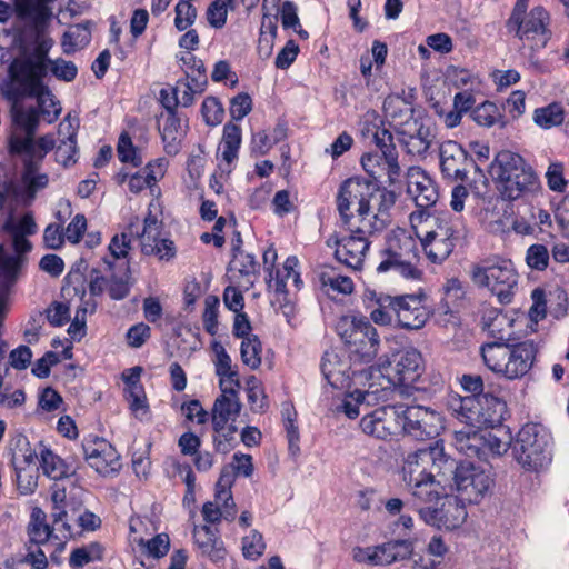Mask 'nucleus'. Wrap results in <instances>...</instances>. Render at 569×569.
Listing matches in <instances>:
<instances>
[{"mask_svg": "<svg viewBox=\"0 0 569 569\" xmlns=\"http://www.w3.org/2000/svg\"><path fill=\"white\" fill-rule=\"evenodd\" d=\"M201 113L204 122L210 127L220 124L224 118L223 106L216 97H207L203 100Z\"/></svg>", "mask_w": 569, "mask_h": 569, "instance_id": "obj_57", "label": "nucleus"}, {"mask_svg": "<svg viewBox=\"0 0 569 569\" xmlns=\"http://www.w3.org/2000/svg\"><path fill=\"white\" fill-rule=\"evenodd\" d=\"M51 74L58 80L71 82L78 74V68L72 61L62 58L52 59L48 62Z\"/></svg>", "mask_w": 569, "mask_h": 569, "instance_id": "obj_61", "label": "nucleus"}, {"mask_svg": "<svg viewBox=\"0 0 569 569\" xmlns=\"http://www.w3.org/2000/svg\"><path fill=\"white\" fill-rule=\"evenodd\" d=\"M400 416L401 406H382L366 413L360 420V428L368 436L387 440L401 432Z\"/></svg>", "mask_w": 569, "mask_h": 569, "instance_id": "obj_20", "label": "nucleus"}, {"mask_svg": "<svg viewBox=\"0 0 569 569\" xmlns=\"http://www.w3.org/2000/svg\"><path fill=\"white\" fill-rule=\"evenodd\" d=\"M221 144L222 159L230 163L237 158V153L241 144V129L238 124L232 122L224 124Z\"/></svg>", "mask_w": 569, "mask_h": 569, "instance_id": "obj_47", "label": "nucleus"}, {"mask_svg": "<svg viewBox=\"0 0 569 569\" xmlns=\"http://www.w3.org/2000/svg\"><path fill=\"white\" fill-rule=\"evenodd\" d=\"M296 201L297 193L295 191L288 189L279 190L272 199L273 212L282 217L293 211Z\"/></svg>", "mask_w": 569, "mask_h": 569, "instance_id": "obj_64", "label": "nucleus"}, {"mask_svg": "<svg viewBox=\"0 0 569 569\" xmlns=\"http://www.w3.org/2000/svg\"><path fill=\"white\" fill-rule=\"evenodd\" d=\"M50 500L51 518L56 526H62L68 519H73L82 503L77 489L67 492L64 487L57 483L51 488Z\"/></svg>", "mask_w": 569, "mask_h": 569, "instance_id": "obj_30", "label": "nucleus"}, {"mask_svg": "<svg viewBox=\"0 0 569 569\" xmlns=\"http://www.w3.org/2000/svg\"><path fill=\"white\" fill-rule=\"evenodd\" d=\"M395 316L400 328L419 330L428 321L430 312L419 296L406 295L395 297Z\"/></svg>", "mask_w": 569, "mask_h": 569, "instance_id": "obj_25", "label": "nucleus"}, {"mask_svg": "<svg viewBox=\"0 0 569 569\" xmlns=\"http://www.w3.org/2000/svg\"><path fill=\"white\" fill-rule=\"evenodd\" d=\"M401 431L417 440L436 438L445 429L441 413L423 406H401Z\"/></svg>", "mask_w": 569, "mask_h": 569, "instance_id": "obj_15", "label": "nucleus"}, {"mask_svg": "<svg viewBox=\"0 0 569 569\" xmlns=\"http://www.w3.org/2000/svg\"><path fill=\"white\" fill-rule=\"evenodd\" d=\"M366 232H370L368 227L361 224V227L352 231L349 236L336 240V258L353 270L361 269L370 246Z\"/></svg>", "mask_w": 569, "mask_h": 569, "instance_id": "obj_24", "label": "nucleus"}, {"mask_svg": "<svg viewBox=\"0 0 569 569\" xmlns=\"http://www.w3.org/2000/svg\"><path fill=\"white\" fill-rule=\"evenodd\" d=\"M413 545L410 540H390L376 546H357L351 550L355 562L368 567H385L410 557Z\"/></svg>", "mask_w": 569, "mask_h": 569, "instance_id": "obj_16", "label": "nucleus"}, {"mask_svg": "<svg viewBox=\"0 0 569 569\" xmlns=\"http://www.w3.org/2000/svg\"><path fill=\"white\" fill-rule=\"evenodd\" d=\"M551 435L539 423L525 425L513 446L517 462L528 471H540L551 462Z\"/></svg>", "mask_w": 569, "mask_h": 569, "instance_id": "obj_11", "label": "nucleus"}, {"mask_svg": "<svg viewBox=\"0 0 569 569\" xmlns=\"http://www.w3.org/2000/svg\"><path fill=\"white\" fill-rule=\"evenodd\" d=\"M343 194L363 192L360 207L356 209L361 224L370 232L382 229L387 223L388 211L393 207L397 193L395 190L380 186L379 180H348Z\"/></svg>", "mask_w": 569, "mask_h": 569, "instance_id": "obj_8", "label": "nucleus"}, {"mask_svg": "<svg viewBox=\"0 0 569 569\" xmlns=\"http://www.w3.org/2000/svg\"><path fill=\"white\" fill-rule=\"evenodd\" d=\"M220 301L217 296H208L204 299V310L202 312V322L206 331L211 336L218 332V313Z\"/></svg>", "mask_w": 569, "mask_h": 569, "instance_id": "obj_59", "label": "nucleus"}, {"mask_svg": "<svg viewBox=\"0 0 569 569\" xmlns=\"http://www.w3.org/2000/svg\"><path fill=\"white\" fill-rule=\"evenodd\" d=\"M46 186L47 180H3L0 184V212L6 208L29 204Z\"/></svg>", "mask_w": 569, "mask_h": 569, "instance_id": "obj_27", "label": "nucleus"}, {"mask_svg": "<svg viewBox=\"0 0 569 569\" xmlns=\"http://www.w3.org/2000/svg\"><path fill=\"white\" fill-rule=\"evenodd\" d=\"M262 346L257 336H248L242 339L240 353L243 365L250 369H257L261 363Z\"/></svg>", "mask_w": 569, "mask_h": 569, "instance_id": "obj_52", "label": "nucleus"}, {"mask_svg": "<svg viewBox=\"0 0 569 569\" xmlns=\"http://www.w3.org/2000/svg\"><path fill=\"white\" fill-rule=\"evenodd\" d=\"M298 259L290 256L286 259L282 268L270 271L268 279V287L277 293H286L288 291V283L291 280L292 286L299 290L301 287V278L297 271Z\"/></svg>", "mask_w": 569, "mask_h": 569, "instance_id": "obj_38", "label": "nucleus"}, {"mask_svg": "<svg viewBox=\"0 0 569 569\" xmlns=\"http://www.w3.org/2000/svg\"><path fill=\"white\" fill-rule=\"evenodd\" d=\"M440 166L447 178H467L466 166H475V159L468 158L462 147L450 140L440 146Z\"/></svg>", "mask_w": 569, "mask_h": 569, "instance_id": "obj_32", "label": "nucleus"}, {"mask_svg": "<svg viewBox=\"0 0 569 569\" xmlns=\"http://www.w3.org/2000/svg\"><path fill=\"white\" fill-rule=\"evenodd\" d=\"M495 189L503 200H516L527 194L537 193L540 189L539 180H491Z\"/></svg>", "mask_w": 569, "mask_h": 569, "instance_id": "obj_42", "label": "nucleus"}, {"mask_svg": "<svg viewBox=\"0 0 569 569\" xmlns=\"http://www.w3.org/2000/svg\"><path fill=\"white\" fill-rule=\"evenodd\" d=\"M40 467L43 475L57 481L69 478L76 473L72 465L67 463L62 458L56 455L51 449L39 443Z\"/></svg>", "mask_w": 569, "mask_h": 569, "instance_id": "obj_39", "label": "nucleus"}, {"mask_svg": "<svg viewBox=\"0 0 569 569\" xmlns=\"http://www.w3.org/2000/svg\"><path fill=\"white\" fill-rule=\"evenodd\" d=\"M353 390L346 391L333 403V411L342 413L349 419H356L363 408L376 405L386 396V387L375 389V382L369 380L367 386H353Z\"/></svg>", "mask_w": 569, "mask_h": 569, "instance_id": "obj_21", "label": "nucleus"}, {"mask_svg": "<svg viewBox=\"0 0 569 569\" xmlns=\"http://www.w3.org/2000/svg\"><path fill=\"white\" fill-rule=\"evenodd\" d=\"M396 133L403 150L408 154L418 157L426 154L433 139L430 127L426 126L422 119L410 122Z\"/></svg>", "mask_w": 569, "mask_h": 569, "instance_id": "obj_29", "label": "nucleus"}, {"mask_svg": "<svg viewBox=\"0 0 569 569\" xmlns=\"http://www.w3.org/2000/svg\"><path fill=\"white\" fill-rule=\"evenodd\" d=\"M180 60L183 61L184 64L190 66V71H186L187 78L190 81L187 82V89L183 92V107H189L193 103L194 94H201L207 86V76L204 71V64L201 60H197L196 57L188 53V57H181Z\"/></svg>", "mask_w": 569, "mask_h": 569, "instance_id": "obj_36", "label": "nucleus"}, {"mask_svg": "<svg viewBox=\"0 0 569 569\" xmlns=\"http://www.w3.org/2000/svg\"><path fill=\"white\" fill-rule=\"evenodd\" d=\"M452 483L450 489L457 491L460 500L469 503H478L485 498L493 486V477L489 468L472 462H460L451 472Z\"/></svg>", "mask_w": 569, "mask_h": 569, "instance_id": "obj_13", "label": "nucleus"}, {"mask_svg": "<svg viewBox=\"0 0 569 569\" xmlns=\"http://www.w3.org/2000/svg\"><path fill=\"white\" fill-rule=\"evenodd\" d=\"M61 525L51 527L47 522L46 512L39 508H32L30 520L28 523V537L32 545L34 546H52L54 549L63 547L66 542V538H62V532H60Z\"/></svg>", "mask_w": 569, "mask_h": 569, "instance_id": "obj_28", "label": "nucleus"}, {"mask_svg": "<svg viewBox=\"0 0 569 569\" xmlns=\"http://www.w3.org/2000/svg\"><path fill=\"white\" fill-rule=\"evenodd\" d=\"M563 119V108L558 103H551L535 111V122L543 129L560 126Z\"/></svg>", "mask_w": 569, "mask_h": 569, "instance_id": "obj_53", "label": "nucleus"}, {"mask_svg": "<svg viewBox=\"0 0 569 569\" xmlns=\"http://www.w3.org/2000/svg\"><path fill=\"white\" fill-rule=\"evenodd\" d=\"M53 147L54 141L48 136L41 137L37 142H34V149L30 156L26 158V172H23L21 178H47V173H41L40 168L47 152Z\"/></svg>", "mask_w": 569, "mask_h": 569, "instance_id": "obj_44", "label": "nucleus"}, {"mask_svg": "<svg viewBox=\"0 0 569 569\" xmlns=\"http://www.w3.org/2000/svg\"><path fill=\"white\" fill-rule=\"evenodd\" d=\"M209 277L202 274V280L199 281L194 277L186 279L183 288V300L186 308H191L194 302L206 292L209 284Z\"/></svg>", "mask_w": 569, "mask_h": 569, "instance_id": "obj_56", "label": "nucleus"}, {"mask_svg": "<svg viewBox=\"0 0 569 569\" xmlns=\"http://www.w3.org/2000/svg\"><path fill=\"white\" fill-rule=\"evenodd\" d=\"M550 21V16L548 11L543 7H535L530 10L528 14H519L518 19L515 20L513 16L509 19V27H516V34L521 40H535L539 38L540 46H546L548 39L550 38V32L548 30V24Z\"/></svg>", "mask_w": 569, "mask_h": 569, "instance_id": "obj_23", "label": "nucleus"}, {"mask_svg": "<svg viewBox=\"0 0 569 569\" xmlns=\"http://www.w3.org/2000/svg\"><path fill=\"white\" fill-rule=\"evenodd\" d=\"M455 460L445 452L443 443L435 442L428 448L410 452L402 465V480L411 495L423 503H431L443 490L447 472H451Z\"/></svg>", "mask_w": 569, "mask_h": 569, "instance_id": "obj_4", "label": "nucleus"}, {"mask_svg": "<svg viewBox=\"0 0 569 569\" xmlns=\"http://www.w3.org/2000/svg\"><path fill=\"white\" fill-rule=\"evenodd\" d=\"M247 395L252 410L262 411L267 408L268 405L263 388L256 377L248 379Z\"/></svg>", "mask_w": 569, "mask_h": 569, "instance_id": "obj_63", "label": "nucleus"}, {"mask_svg": "<svg viewBox=\"0 0 569 569\" xmlns=\"http://www.w3.org/2000/svg\"><path fill=\"white\" fill-rule=\"evenodd\" d=\"M447 406L452 417L465 426L456 430L452 445L467 457L483 455L482 428H493L501 423L506 413V402L496 396L451 395Z\"/></svg>", "mask_w": 569, "mask_h": 569, "instance_id": "obj_1", "label": "nucleus"}, {"mask_svg": "<svg viewBox=\"0 0 569 569\" xmlns=\"http://www.w3.org/2000/svg\"><path fill=\"white\" fill-rule=\"evenodd\" d=\"M2 230L9 236H32L38 227L31 213H24L19 219L10 213L2 224Z\"/></svg>", "mask_w": 569, "mask_h": 569, "instance_id": "obj_48", "label": "nucleus"}, {"mask_svg": "<svg viewBox=\"0 0 569 569\" xmlns=\"http://www.w3.org/2000/svg\"><path fill=\"white\" fill-rule=\"evenodd\" d=\"M373 367L355 365L342 350H328L321 361V372L327 382L336 389H350L352 386H367L373 379Z\"/></svg>", "mask_w": 569, "mask_h": 569, "instance_id": "obj_12", "label": "nucleus"}, {"mask_svg": "<svg viewBox=\"0 0 569 569\" xmlns=\"http://www.w3.org/2000/svg\"><path fill=\"white\" fill-rule=\"evenodd\" d=\"M193 538L202 552L213 560H219L224 557L226 551L216 530H212L208 526L196 527Z\"/></svg>", "mask_w": 569, "mask_h": 569, "instance_id": "obj_43", "label": "nucleus"}, {"mask_svg": "<svg viewBox=\"0 0 569 569\" xmlns=\"http://www.w3.org/2000/svg\"><path fill=\"white\" fill-rule=\"evenodd\" d=\"M391 150L387 149L383 152L366 153L361 158L363 170L370 178H379L381 176L400 174V166L398 163V154H391Z\"/></svg>", "mask_w": 569, "mask_h": 569, "instance_id": "obj_35", "label": "nucleus"}, {"mask_svg": "<svg viewBox=\"0 0 569 569\" xmlns=\"http://www.w3.org/2000/svg\"><path fill=\"white\" fill-rule=\"evenodd\" d=\"M408 193L412 197L417 210H426L433 207L439 199L438 187L435 180H415L410 181L407 187Z\"/></svg>", "mask_w": 569, "mask_h": 569, "instance_id": "obj_41", "label": "nucleus"}, {"mask_svg": "<svg viewBox=\"0 0 569 569\" xmlns=\"http://www.w3.org/2000/svg\"><path fill=\"white\" fill-rule=\"evenodd\" d=\"M465 500L459 496L449 495L443 482V490L439 498L433 499L429 506L420 508L421 519L429 526L438 529L452 530L460 527L467 518Z\"/></svg>", "mask_w": 569, "mask_h": 569, "instance_id": "obj_14", "label": "nucleus"}, {"mask_svg": "<svg viewBox=\"0 0 569 569\" xmlns=\"http://www.w3.org/2000/svg\"><path fill=\"white\" fill-rule=\"evenodd\" d=\"M126 399L132 415L139 420H146L149 417V405L143 387H133L132 390L124 391Z\"/></svg>", "mask_w": 569, "mask_h": 569, "instance_id": "obj_54", "label": "nucleus"}, {"mask_svg": "<svg viewBox=\"0 0 569 569\" xmlns=\"http://www.w3.org/2000/svg\"><path fill=\"white\" fill-rule=\"evenodd\" d=\"M472 282L489 290L500 303H509L518 284L513 263L500 257H491L473 264L470 270Z\"/></svg>", "mask_w": 569, "mask_h": 569, "instance_id": "obj_10", "label": "nucleus"}, {"mask_svg": "<svg viewBox=\"0 0 569 569\" xmlns=\"http://www.w3.org/2000/svg\"><path fill=\"white\" fill-rule=\"evenodd\" d=\"M166 112L158 118V128L168 153H178V119L176 108L178 107V89L176 87L163 88L158 98Z\"/></svg>", "mask_w": 569, "mask_h": 569, "instance_id": "obj_22", "label": "nucleus"}, {"mask_svg": "<svg viewBox=\"0 0 569 569\" xmlns=\"http://www.w3.org/2000/svg\"><path fill=\"white\" fill-rule=\"evenodd\" d=\"M322 287L330 289L332 292L340 295H350L355 289L351 278L336 272L333 269L323 270L320 273Z\"/></svg>", "mask_w": 569, "mask_h": 569, "instance_id": "obj_50", "label": "nucleus"}, {"mask_svg": "<svg viewBox=\"0 0 569 569\" xmlns=\"http://www.w3.org/2000/svg\"><path fill=\"white\" fill-rule=\"evenodd\" d=\"M158 531L156 523L147 517H131L129 522V542L133 550Z\"/></svg>", "mask_w": 569, "mask_h": 569, "instance_id": "obj_46", "label": "nucleus"}, {"mask_svg": "<svg viewBox=\"0 0 569 569\" xmlns=\"http://www.w3.org/2000/svg\"><path fill=\"white\" fill-rule=\"evenodd\" d=\"M266 543L262 535L257 530H251L242 538V553L246 559L257 560L262 556Z\"/></svg>", "mask_w": 569, "mask_h": 569, "instance_id": "obj_58", "label": "nucleus"}, {"mask_svg": "<svg viewBox=\"0 0 569 569\" xmlns=\"http://www.w3.org/2000/svg\"><path fill=\"white\" fill-rule=\"evenodd\" d=\"M383 112L396 132L412 121L421 120L415 116L412 103L400 94H390L385 99Z\"/></svg>", "mask_w": 569, "mask_h": 569, "instance_id": "obj_34", "label": "nucleus"}, {"mask_svg": "<svg viewBox=\"0 0 569 569\" xmlns=\"http://www.w3.org/2000/svg\"><path fill=\"white\" fill-rule=\"evenodd\" d=\"M101 525V519L93 512L83 508L81 503L80 511H76L73 519H68L63 522L60 532L66 541L70 538L81 535L83 531H93Z\"/></svg>", "mask_w": 569, "mask_h": 569, "instance_id": "obj_40", "label": "nucleus"}, {"mask_svg": "<svg viewBox=\"0 0 569 569\" xmlns=\"http://www.w3.org/2000/svg\"><path fill=\"white\" fill-rule=\"evenodd\" d=\"M233 476L229 469H222L216 485L214 500L202 507V517L208 523H217L221 519L233 521L237 515L236 503L231 493Z\"/></svg>", "mask_w": 569, "mask_h": 569, "instance_id": "obj_18", "label": "nucleus"}, {"mask_svg": "<svg viewBox=\"0 0 569 569\" xmlns=\"http://www.w3.org/2000/svg\"><path fill=\"white\" fill-rule=\"evenodd\" d=\"M423 371L422 355L416 348H407L396 355L393 365L375 369L373 378H386L389 383L412 386Z\"/></svg>", "mask_w": 569, "mask_h": 569, "instance_id": "obj_17", "label": "nucleus"}, {"mask_svg": "<svg viewBox=\"0 0 569 569\" xmlns=\"http://www.w3.org/2000/svg\"><path fill=\"white\" fill-rule=\"evenodd\" d=\"M169 549L170 539L168 535L157 532L137 547L141 555L156 559L164 557Z\"/></svg>", "mask_w": 569, "mask_h": 569, "instance_id": "obj_51", "label": "nucleus"}, {"mask_svg": "<svg viewBox=\"0 0 569 569\" xmlns=\"http://www.w3.org/2000/svg\"><path fill=\"white\" fill-rule=\"evenodd\" d=\"M512 320L502 312H496L490 322H486L489 333L499 341L488 342L481 347L485 366L507 380L525 377L532 368L536 358L535 345L530 341L507 343L511 335Z\"/></svg>", "mask_w": 569, "mask_h": 569, "instance_id": "obj_3", "label": "nucleus"}, {"mask_svg": "<svg viewBox=\"0 0 569 569\" xmlns=\"http://www.w3.org/2000/svg\"><path fill=\"white\" fill-rule=\"evenodd\" d=\"M409 221L427 259L432 263L443 262L455 248L451 222L426 210L411 212Z\"/></svg>", "mask_w": 569, "mask_h": 569, "instance_id": "obj_6", "label": "nucleus"}, {"mask_svg": "<svg viewBox=\"0 0 569 569\" xmlns=\"http://www.w3.org/2000/svg\"><path fill=\"white\" fill-rule=\"evenodd\" d=\"M470 116L473 121L482 127H492L495 123H499L501 128L506 126L498 107L490 101H486L473 108Z\"/></svg>", "mask_w": 569, "mask_h": 569, "instance_id": "obj_49", "label": "nucleus"}, {"mask_svg": "<svg viewBox=\"0 0 569 569\" xmlns=\"http://www.w3.org/2000/svg\"><path fill=\"white\" fill-rule=\"evenodd\" d=\"M52 46L51 38L38 34L32 52L12 59L0 84V92L8 101L16 104L26 98H36L44 111L46 97L53 103L52 92L44 83L48 62L52 60L49 58Z\"/></svg>", "mask_w": 569, "mask_h": 569, "instance_id": "obj_2", "label": "nucleus"}, {"mask_svg": "<svg viewBox=\"0 0 569 569\" xmlns=\"http://www.w3.org/2000/svg\"><path fill=\"white\" fill-rule=\"evenodd\" d=\"M479 220L488 232L507 234L510 232L511 209L497 201L491 208H485L480 212Z\"/></svg>", "mask_w": 569, "mask_h": 569, "instance_id": "obj_37", "label": "nucleus"}, {"mask_svg": "<svg viewBox=\"0 0 569 569\" xmlns=\"http://www.w3.org/2000/svg\"><path fill=\"white\" fill-rule=\"evenodd\" d=\"M27 237L10 236L14 253L8 252L0 244V286L4 289L14 284L24 261L22 256L31 250V243Z\"/></svg>", "mask_w": 569, "mask_h": 569, "instance_id": "obj_26", "label": "nucleus"}, {"mask_svg": "<svg viewBox=\"0 0 569 569\" xmlns=\"http://www.w3.org/2000/svg\"><path fill=\"white\" fill-rule=\"evenodd\" d=\"M84 460L101 476H112L121 469L120 455L106 439L88 437L82 442Z\"/></svg>", "mask_w": 569, "mask_h": 569, "instance_id": "obj_19", "label": "nucleus"}, {"mask_svg": "<svg viewBox=\"0 0 569 569\" xmlns=\"http://www.w3.org/2000/svg\"><path fill=\"white\" fill-rule=\"evenodd\" d=\"M377 272H393L406 280H419L422 271L418 268L419 256L416 240L405 229L393 230L381 253Z\"/></svg>", "mask_w": 569, "mask_h": 569, "instance_id": "obj_9", "label": "nucleus"}, {"mask_svg": "<svg viewBox=\"0 0 569 569\" xmlns=\"http://www.w3.org/2000/svg\"><path fill=\"white\" fill-rule=\"evenodd\" d=\"M117 153L121 162L131 163L134 167L141 164V159L137 156V149L127 131L121 132L119 136Z\"/></svg>", "mask_w": 569, "mask_h": 569, "instance_id": "obj_60", "label": "nucleus"}, {"mask_svg": "<svg viewBox=\"0 0 569 569\" xmlns=\"http://www.w3.org/2000/svg\"><path fill=\"white\" fill-rule=\"evenodd\" d=\"M482 439L485 440L481 446L483 447V455L480 459L485 460L490 456H501L507 452L510 443L509 438L501 439L496 432L487 429H482Z\"/></svg>", "mask_w": 569, "mask_h": 569, "instance_id": "obj_55", "label": "nucleus"}, {"mask_svg": "<svg viewBox=\"0 0 569 569\" xmlns=\"http://www.w3.org/2000/svg\"><path fill=\"white\" fill-rule=\"evenodd\" d=\"M239 409L240 406L236 398L221 395L213 406L212 422L216 431L223 430L227 422L238 415Z\"/></svg>", "mask_w": 569, "mask_h": 569, "instance_id": "obj_45", "label": "nucleus"}, {"mask_svg": "<svg viewBox=\"0 0 569 569\" xmlns=\"http://www.w3.org/2000/svg\"><path fill=\"white\" fill-rule=\"evenodd\" d=\"M158 206L157 201L152 200L147 216L142 219L131 216L128 219L123 231L116 234L109 243L108 249L112 258H126L132 239L139 240L144 254H156L160 259L173 257L174 243L161 236V222L157 213L152 212V209Z\"/></svg>", "mask_w": 569, "mask_h": 569, "instance_id": "obj_5", "label": "nucleus"}, {"mask_svg": "<svg viewBox=\"0 0 569 569\" xmlns=\"http://www.w3.org/2000/svg\"><path fill=\"white\" fill-rule=\"evenodd\" d=\"M77 146L74 133L71 132L66 140H63L56 149V161L61 166L68 168L77 162Z\"/></svg>", "mask_w": 569, "mask_h": 569, "instance_id": "obj_62", "label": "nucleus"}, {"mask_svg": "<svg viewBox=\"0 0 569 569\" xmlns=\"http://www.w3.org/2000/svg\"><path fill=\"white\" fill-rule=\"evenodd\" d=\"M488 173L491 178H520L527 176L533 178L535 172L525 159L512 151L502 150L498 152L493 161L488 166Z\"/></svg>", "mask_w": 569, "mask_h": 569, "instance_id": "obj_31", "label": "nucleus"}, {"mask_svg": "<svg viewBox=\"0 0 569 569\" xmlns=\"http://www.w3.org/2000/svg\"><path fill=\"white\" fill-rule=\"evenodd\" d=\"M363 301L366 308L370 309V322L372 321L381 327L393 325L395 297L375 290H366Z\"/></svg>", "mask_w": 569, "mask_h": 569, "instance_id": "obj_33", "label": "nucleus"}, {"mask_svg": "<svg viewBox=\"0 0 569 569\" xmlns=\"http://www.w3.org/2000/svg\"><path fill=\"white\" fill-rule=\"evenodd\" d=\"M337 333L347 347L352 362L370 367L380 349V337L368 318L362 315H346L339 318Z\"/></svg>", "mask_w": 569, "mask_h": 569, "instance_id": "obj_7", "label": "nucleus"}]
</instances>
